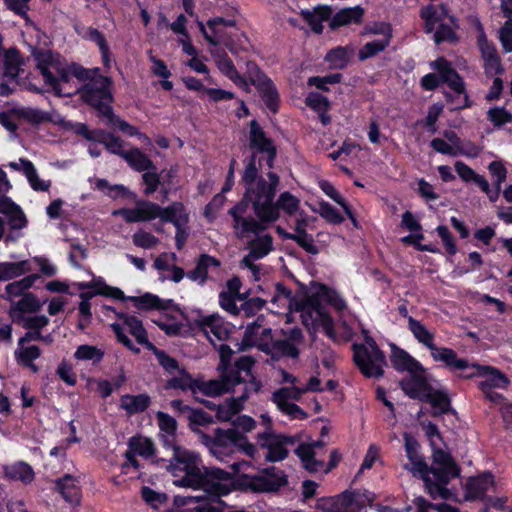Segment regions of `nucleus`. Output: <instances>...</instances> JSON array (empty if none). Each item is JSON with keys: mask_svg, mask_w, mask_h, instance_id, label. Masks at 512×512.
Masks as SVG:
<instances>
[{"mask_svg": "<svg viewBox=\"0 0 512 512\" xmlns=\"http://www.w3.org/2000/svg\"><path fill=\"white\" fill-rule=\"evenodd\" d=\"M34 57L45 85L56 96H71L79 91L87 104L112 120V82L109 77L101 75L98 68L75 67L71 71L58 54L50 51L38 52Z\"/></svg>", "mask_w": 512, "mask_h": 512, "instance_id": "obj_1", "label": "nucleus"}, {"mask_svg": "<svg viewBox=\"0 0 512 512\" xmlns=\"http://www.w3.org/2000/svg\"><path fill=\"white\" fill-rule=\"evenodd\" d=\"M167 470L175 486L193 490L228 473L220 468L205 467L199 453L181 446H172Z\"/></svg>", "mask_w": 512, "mask_h": 512, "instance_id": "obj_2", "label": "nucleus"}, {"mask_svg": "<svg viewBox=\"0 0 512 512\" xmlns=\"http://www.w3.org/2000/svg\"><path fill=\"white\" fill-rule=\"evenodd\" d=\"M275 193L276 188H273L271 198L267 204L268 209L273 210L275 216H265L259 213H255L259 218V221H257L255 218L248 215V203L245 201H240L237 205L229 210V214L233 218L232 226L238 238L244 239L252 234H259L265 229V222H275L279 219L280 210L290 216L299 212L300 200L296 196L286 191L281 193L277 201L274 202Z\"/></svg>", "mask_w": 512, "mask_h": 512, "instance_id": "obj_3", "label": "nucleus"}, {"mask_svg": "<svg viewBox=\"0 0 512 512\" xmlns=\"http://www.w3.org/2000/svg\"><path fill=\"white\" fill-rule=\"evenodd\" d=\"M114 215L121 216L127 223L149 222L158 218L163 223H172L175 228L187 227L189 222V213L181 202H173L163 208L157 203L139 200L134 208L117 210Z\"/></svg>", "mask_w": 512, "mask_h": 512, "instance_id": "obj_4", "label": "nucleus"}, {"mask_svg": "<svg viewBox=\"0 0 512 512\" xmlns=\"http://www.w3.org/2000/svg\"><path fill=\"white\" fill-rule=\"evenodd\" d=\"M255 160V155H253L250 162L246 165L242 176L246 186L245 196L242 201L252 203L255 213L275 216L273 210L268 209L267 204L271 198L273 188H277L279 185V177L273 172L267 174L268 180L259 177Z\"/></svg>", "mask_w": 512, "mask_h": 512, "instance_id": "obj_5", "label": "nucleus"}, {"mask_svg": "<svg viewBox=\"0 0 512 512\" xmlns=\"http://www.w3.org/2000/svg\"><path fill=\"white\" fill-rule=\"evenodd\" d=\"M232 488L233 478L227 473L198 487L196 490L201 491L200 494L185 496L180 501L186 506V512H224L225 503L221 497L229 494Z\"/></svg>", "mask_w": 512, "mask_h": 512, "instance_id": "obj_6", "label": "nucleus"}, {"mask_svg": "<svg viewBox=\"0 0 512 512\" xmlns=\"http://www.w3.org/2000/svg\"><path fill=\"white\" fill-rule=\"evenodd\" d=\"M365 344H353V359L361 373L366 377L379 378L384 374L386 358L375 340L363 331Z\"/></svg>", "mask_w": 512, "mask_h": 512, "instance_id": "obj_7", "label": "nucleus"}, {"mask_svg": "<svg viewBox=\"0 0 512 512\" xmlns=\"http://www.w3.org/2000/svg\"><path fill=\"white\" fill-rule=\"evenodd\" d=\"M405 443V452L410 464H405L404 468L410 471L414 476H419L424 480L428 493L434 498L447 499L450 495L449 490H444L437 484H432V478L429 477V468L423 457L419 454V443L409 433L403 435Z\"/></svg>", "mask_w": 512, "mask_h": 512, "instance_id": "obj_8", "label": "nucleus"}, {"mask_svg": "<svg viewBox=\"0 0 512 512\" xmlns=\"http://www.w3.org/2000/svg\"><path fill=\"white\" fill-rule=\"evenodd\" d=\"M421 18L425 21V29L427 33H434V41L439 44L444 41H455L454 27L456 26L454 19L448 16V11L445 5L441 4L438 7L428 5L421 9Z\"/></svg>", "mask_w": 512, "mask_h": 512, "instance_id": "obj_9", "label": "nucleus"}, {"mask_svg": "<svg viewBox=\"0 0 512 512\" xmlns=\"http://www.w3.org/2000/svg\"><path fill=\"white\" fill-rule=\"evenodd\" d=\"M323 441H314L311 443H301L295 448L296 455L300 458L305 470L309 472L328 473L335 467L341 459V455L337 450L330 453V462L328 465L324 461Z\"/></svg>", "mask_w": 512, "mask_h": 512, "instance_id": "obj_10", "label": "nucleus"}, {"mask_svg": "<svg viewBox=\"0 0 512 512\" xmlns=\"http://www.w3.org/2000/svg\"><path fill=\"white\" fill-rule=\"evenodd\" d=\"M27 226L23 210L9 198L0 200V240L13 242L22 236L21 230Z\"/></svg>", "mask_w": 512, "mask_h": 512, "instance_id": "obj_11", "label": "nucleus"}, {"mask_svg": "<svg viewBox=\"0 0 512 512\" xmlns=\"http://www.w3.org/2000/svg\"><path fill=\"white\" fill-rule=\"evenodd\" d=\"M373 500L374 495L369 491H345L337 497L319 499L317 512H350L354 505H365Z\"/></svg>", "mask_w": 512, "mask_h": 512, "instance_id": "obj_12", "label": "nucleus"}, {"mask_svg": "<svg viewBox=\"0 0 512 512\" xmlns=\"http://www.w3.org/2000/svg\"><path fill=\"white\" fill-rule=\"evenodd\" d=\"M258 444L267 449L266 460L277 462L285 459L288 455V448L298 443L296 436L276 434L272 430L264 431L257 435Z\"/></svg>", "mask_w": 512, "mask_h": 512, "instance_id": "obj_13", "label": "nucleus"}, {"mask_svg": "<svg viewBox=\"0 0 512 512\" xmlns=\"http://www.w3.org/2000/svg\"><path fill=\"white\" fill-rule=\"evenodd\" d=\"M270 399L282 414L291 419L301 420L307 417V413L294 403L301 399L297 386L281 387L272 393Z\"/></svg>", "mask_w": 512, "mask_h": 512, "instance_id": "obj_14", "label": "nucleus"}, {"mask_svg": "<svg viewBox=\"0 0 512 512\" xmlns=\"http://www.w3.org/2000/svg\"><path fill=\"white\" fill-rule=\"evenodd\" d=\"M301 318L309 330H322L329 338H336L333 320L321 305L312 302L306 304L302 309Z\"/></svg>", "mask_w": 512, "mask_h": 512, "instance_id": "obj_15", "label": "nucleus"}, {"mask_svg": "<svg viewBox=\"0 0 512 512\" xmlns=\"http://www.w3.org/2000/svg\"><path fill=\"white\" fill-rule=\"evenodd\" d=\"M434 466L429 469V475L432 474V484H437L444 490L445 486L452 479L459 475V469L452 458L442 450H437L433 454Z\"/></svg>", "mask_w": 512, "mask_h": 512, "instance_id": "obj_16", "label": "nucleus"}, {"mask_svg": "<svg viewBox=\"0 0 512 512\" xmlns=\"http://www.w3.org/2000/svg\"><path fill=\"white\" fill-rule=\"evenodd\" d=\"M198 326L214 346L216 342L225 341L231 332L230 324L218 314L200 318Z\"/></svg>", "mask_w": 512, "mask_h": 512, "instance_id": "obj_17", "label": "nucleus"}, {"mask_svg": "<svg viewBox=\"0 0 512 512\" xmlns=\"http://www.w3.org/2000/svg\"><path fill=\"white\" fill-rule=\"evenodd\" d=\"M272 248L273 239L268 234L259 236L255 240L250 242V251L242 259L241 264L252 272L255 280L258 279L259 267L255 265L254 262L268 255Z\"/></svg>", "mask_w": 512, "mask_h": 512, "instance_id": "obj_18", "label": "nucleus"}, {"mask_svg": "<svg viewBox=\"0 0 512 512\" xmlns=\"http://www.w3.org/2000/svg\"><path fill=\"white\" fill-rule=\"evenodd\" d=\"M470 370L471 371L463 374V376L467 378L475 375L485 376V379L478 383V386L482 391L493 388H505L509 383L508 378L504 374L493 368L481 367L479 365L472 364Z\"/></svg>", "mask_w": 512, "mask_h": 512, "instance_id": "obj_19", "label": "nucleus"}, {"mask_svg": "<svg viewBox=\"0 0 512 512\" xmlns=\"http://www.w3.org/2000/svg\"><path fill=\"white\" fill-rule=\"evenodd\" d=\"M250 66V64H248ZM251 70H255L254 74H251L252 84L255 85L259 91L266 106L273 112L276 111L278 94L272 81L263 73H261L256 65L251 64Z\"/></svg>", "mask_w": 512, "mask_h": 512, "instance_id": "obj_20", "label": "nucleus"}, {"mask_svg": "<svg viewBox=\"0 0 512 512\" xmlns=\"http://www.w3.org/2000/svg\"><path fill=\"white\" fill-rule=\"evenodd\" d=\"M478 46L482 54L486 73L491 75L501 73L503 69L495 45L487 40V37L480 24Z\"/></svg>", "mask_w": 512, "mask_h": 512, "instance_id": "obj_21", "label": "nucleus"}, {"mask_svg": "<svg viewBox=\"0 0 512 512\" xmlns=\"http://www.w3.org/2000/svg\"><path fill=\"white\" fill-rule=\"evenodd\" d=\"M430 67L439 72L441 82L447 83L455 93L460 95L465 92L462 78L445 58L436 59L430 63Z\"/></svg>", "mask_w": 512, "mask_h": 512, "instance_id": "obj_22", "label": "nucleus"}, {"mask_svg": "<svg viewBox=\"0 0 512 512\" xmlns=\"http://www.w3.org/2000/svg\"><path fill=\"white\" fill-rule=\"evenodd\" d=\"M494 486V478L490 473L470 477L465 484L464 498L467 501L483 499L486 493Z\"/></svg>", "mask_w": 512, "mask_h": 512, "instance_id": "obj_23", "label": "nucleus"}, {"mask_svg": "<svg viewBox=\"0 0 512 512\" xmlns=\"http://www.w3.org/2000/svg\"><path fill=\"white\" fill-rule=\"evenodd\" d=\"M236 429L215 430V444L213 446V455L222 462H226V458L234 453V442L237 437Z\"/></svg>", "mask_w": 512, "mask_h": 512, "instance_id": "obj_24", "label": "nucleus"}, {"mask_svg": "<svg viewBox=\"0 0 512 512\" xmlns=\"http://www.w3.org/2000/svg\"><path fill=\"white\" fill-rule=\"evenodd\" d=\"M250 144L256 151L266 153L267 165L271 168L276 155V149L271 140L266 138L256 121H252L250 124Z\"/></svg>", "mask_w": 512, "mask_h": 512, "instance_id": "obj_25", "label": "nucleus"}, {"mask_svg": "<svg viewBox=\"0 0 512 512\" xmlns=\"http://www.w3.org/2000/svg\"><path fill=\"white\" fill-rule=\"evenodd\" d=\"M390 361L393 367L399 372L406 371L410 374L423 372V367L419 361L394 344L391 345Z\"/></svg>", "mask_w": 512, "mask_h": 512, "instance_id": "obj_26", "label": "nucleus"}, {"mask_svg": "<svg viewBox=\"0 0 512 512\" xmlns=\"http://www.w3.org/2000/svg\"><path fill=\"white\" fill-rule=\"evenodd\" d=\"M430 386L431 385L427 382L422 372L411 374V377L400 381V387L404 393L408 397L412 399H418L420 401H423L425 395L429 391Z\"/></svg>", "mask_w": 512, "mask_h": 512, "instance_id": "obj_27", "label": "nucleus"}, {"mask_svg": "<svg viewBox=\"0 0 512 512\" xmlns=\"http://www.w3.org/2000/svg\"><path fill=\"white\" fill-rule=\"evenodd\" d=\"M431 356L436 362H443L452 370L466 371L471 366L467 360L457 357L454 350L446 347H437L436 345L430 350Z\"/></svg>", "mask_w": 512, "mask_h": 512, "instance_id": "obj_28", "label": "nucleus"}, {"mask_svg": "<svg viewBox=\"0 0 512 512\" xmlns=\"http://www.w3.org/2000/svg\"><path fill=\"white\" fill-rule=\"evenodd\" d=\"M287 483L285 474L274 467L265 470V475L253 477V486L258 491H275Z\"/></svg>", "mask_w": 512, "mask_h": 512, "instance_id": "obj_29", "label": "nucleus"}, {"mask_svg": "<svg viewBox=\"0 0 512 512\" xmlns=\"http://www.w3.org/2000/svg\"><path fill=\"white\" fill-rule=\"evenodd\" d=\"M231 379L233 386L230 391L237 395V398L234 399L238 400L242 406L251 395L256 394L261 388V383L254 378L244 379L241 376L231 374Z\"/></svg>", "mask_w": 512, "mask_h": 512, "instance_id": "obj_30", "label": "nucleus"}, {"mask_svg": "<svg viewBox=\"0 0 512 512\" xmlns=\"http://www.w3.org/2000/svg\"><path fill=\"white\" fill-rule=\"evenodd\" d=\"M41 307L42 303L39 299L34 294L28 292L11 305L9 314L16 320H22V318H24L23 314L35 313L39 311Z\"/></svg>", "mask_w": 512, "mask_h": 512, "instance_id": "obj_31", "label": "nucleus"}, {"mask_svg": "<svg viewBox=\"0 0 512 512\" xmlns=\"http://www.w3.org/2000/svg\"><path fill=\"white\" fill-rule=\"evenodd\" d=\"M219 266L220 261L218 259L208 254H202L198 258L195 268L187 273V277L191 281L203 285L208 278L209 269L212 267L218 268Z\"/></svg>", "mask_w": 512, "mask_h": 512, "instance_id": "obj_32", "label": "nucleus"}, {"mask_svg": "<svg viewBox=\"0 0 512 512\" xmlns=\"http://www.w3.org/2000/svg\"><path fill=\"white\" fill-rule=\"evenodd\" d=\"M88 140L103 144L106 149L116 155H120L126 151H123V143L121 139L111 133H107L101 130L87 131L84 134Z\"/></svg>", "mask_w": 512, "mask_h": 512, "instance_id": "obj_33", "label": "nucleus"}, {"mask_svg": "<svg viewBox=\"0 0 512 512\" xmlns=\"http://www.w3.org/2000/svg\"><path fill=\"white\" fill-rule=\"evenodd\" d=\"M38 278L39 276L37 274H31L20 280L7 284L3 297L13 305L17 302V298H21L24 294L28 293V290L33 286Z\"/></svg>", "mask_w": 512, "mask_h": 512, "instance_id": "obj_34", "label": "nucleus"}, {"mask_svg": "<svg viewBox=\"0 0 512 512\" xmlns=\"http://www.w3.org/2000/svg\"><path fill=\"white\" fill-rule=\"evenodd\" d=\"M231 374L223 376L221 379L209 381H196V393L201 392L207 396H216L230 391L232 388Z\"/></svg>", "mask_w": 512, "mask_h": 512, "instance_id": "obj_35", "label": "nucleus"}, {"mask_svg": "<svg viewBox=\"0 0 512 512\" xmlns=\"http://www.w3.org/2000/svg\"><path fill=\"white\" fill-rule=\"evenodd\" d=\"M121 319L137 343L145 346L148 350H155V346L149 341L147 332L139 318L125 314L121 316Z\"/></svg>", "mask_w": 512, "mask_h": 512, "instance_id": "obj_36", "label": "nucleus"}, {"mask_svg": "<svg viewBox=\"0 0 512 512\" xmlns=\"http://www.w3.org/2000/svg\"><path fill=\"white\" fill-rule=\"evenodd\" d=\"M263 319L258 318L255 322L247 325L243 344L246 346H261L263 341L270 337L271 329L264 328L260 321Z\"/></svg>", "mask_w": 512, "mask_h": 512, "instance_id": "obj_37", "label": "nucleus"}, {"mask_svg": "<svg viewBox=\"0 0 512 512\" xmlns=\"http://www.w3.org/2000/svg\"><path fill=\"white\" fill-rule=\"evenodd\" d=\"M34 270L29 260L0 263V281H8Z\"/></svg>", "mask_w": 512, "mask_h": 512, "instance_id": "obj_38", "label": "nucleus"}, {"mask_svg": "<svg viewBox=\"0 0 512 512\" xmlns=\"http://www.w3.org/2000/svg\"><path fill=\"white\" fill-rule=\"evenodd\" d=\"M57 487L63 498L71 503L77 504L80 501V487L76 478L71 475H65L56 482Z\"/></svg>", "mask_w": 512, "mask_h": 512, "instance_id": "obj_39", "label": "nucleus"}, {"mask_svg": "<svg viewBox=\"0 0 512 512\" xmlns=\"http://www.w3.org/2000/svg\"><path fill=\"white\" fill-rule=\"evenodd\" d=\"M364 14L360 6L348 7L339 10L331 19V27L336 28L353 23H360Z\"/></svg>", "mask_w": 512, "mask_h": 512, "instance_id": "obj_40", "label": "nucleus"}, {"mask_svg": "<svg viewBox=\"0 0 512 512\" xmlns=\"http://www.w3.org/2000/svg\"><path fill=\"white\" fill-rule=\"evenodd\" d=\"M41 355V351L36 345H26L18 343L15 350V357L18 363L30 368L33 372L38 371V367L33 363Z\"/></svg>", "mask_w": 512, "mask_h": 512, "instance_id": "obj_41", "label": "nucleus"}, {"mask_svg": "<svg viewBox=\"0 0 512 512\" xmlns=\"http://www.w3.org/2000/svg\"><path fill=\"white\" fill-rule=\"evenodd\" d=\"M122 158H124L129 166L136 171L141 172L154 169L153 162L138 148H133L129 151H126L122 154Z\"/></svg>", "mask_w": 512, "mask_h": 512, "instance_id": "obj_42", "label": "nucleus"}, {"mask_svg": "<svg viewBox=\"0 0 512 512\" xmlns=\"http://www.w3.org/2000/svg\"><path fill=\"white\" fill-rule=\"evenodd\" d=\"M408 328L417 341L429 350H431L434 344V334L430 332L420 321L413 317H408Z\"/></svg>", "mask_w": 512, "mask_h": 512, "instance_id": "obj_43", "label": "nucleus"}, {"mask_svg": "<svg viewBox=\"0 0 512 512\" xmlns=\"http://www.w3.org/2000/svg\"><path fill=\"white\" fill-rule=\"evenodd\" d=\"M156 418L160 428L161 436L163 437L165 445L175 446L173 444V437L177 429L176 420L164 412H157Z\"/></svg>", "mask_w": 512, "mask_h": 512, "instance_id": "obj_44", "label": "nucleus"}, {"mask_svg": "<svg viewBox=\"0 0 512 512\" xmlns=\"http://www.w3.org/2000/svg\"><path fill=\"white\" fill-rule=\"evenodd\" d=\"M150 404L149 396L145 394L124 395L121 397L120 406L130 414L144 411Z\"/></svg>", "mask_w": 512, "mask_h": 512, "instance_id": "obj_45", "label": "nucleus"}, {"mask_svg": "<svg viewBox=\"0 0 512 512\" xmlns=\"http://www.w3.org/2000/svg\"><path fill=\"white\" fill-rule=\"evenodd\" d=\"M216 65L218 69L236 85L240 87L247 86L246 80L238 74L232 60L226 54L218 56L216 59Z\"/></svg>", "mask_w": 512, "mask_h": 512, "instance_id": "obj_46", "label": "nucleus"}, {"mask_svg": "<svg viewBox=\"0 0 512 512\" xmlns=\"http://www.w3.org/2000/svg\"><path fill=\"white\" fill-rule=\"evenodd\" d=\"M423 401L430 403L437 414L446 413L450 407V401L447 394L443 390H436L432 388V386H430Z\"/></svg>", "mask_w": 512, "mask_h": 512, "instance_id": "obj_47", "label": "nucleus"}, {"mask_svg": "<svg viewBox=\"0 0 512 512\" xmlns=\"http://www.w3.org/2000/svg\"><path fill=\"white\" fill-rule=\"evenodd\" d=\"M222 22L221 17H216L207 21L208 28L212 31V36L217 40L216 45L224 44L232 53H237L236 48L232 42L231 37L226 33L225 28L219 26Z\"/></svg>", "mask_w": 512, "mask_h": 512, "instance_id": "obj_48", "label": "nucleus"}, {"mask_svg": "<svg viewBox=\"0 0 512 512\" xmlns=\"http://www.w3.org/2000/svg\"><path fill=\"white\" fill-rule=\"evenodd\" d=\"M77 286L80 290L98 287V290L95 292V294L110 296L120 300L124 299V293L122 290L119 288L107 286L101 278L91 282H80L77 284Z\"/></svg>", "mask_w": 512, "mask_h": 512, "instance_id": "obj_49", "label": "nucleus"}, {"mask_svg": "<svg viewBox=\"0 0 512 512\" xmlns=\"http://www.w3.org/2000/svg\"><path fill=\"white\" fill-rule=\"evenodd\" d=\"M6 475L13 480L29 483L34 479V472L30 465L18 462L5 468Z\"/></svg>", "mask_w": 512, "mask_h": 512, "instance_id": "obj_50", "label": "nucleus"}, {"mask_svg": "<svg viewBox=\"0 0 512 512\" xmlns=\"http://www.w3.org/2000/svg\"><path fill=\"white\" fill-rule=\"evenodd\" d=\"M352 53V49L349 47H337L330 50L325 60L329 63V65L336 69H342L347 66L349 62L350 55Z\"/></svg>", "mask_w": 512, "mask_h": 512, "instance_id": "obj_51", "label": "nucleus"}, {"mask_svg": "<svg viewBox=\"0 0 512 512\" xmlns=\"http://www.w3.org/2000/svg\"><path fill=\"white\" fill-rule=\"evenodd\" d=\"M391 41L372 38L368 40L359 50L358 57L361 61L372 58L384 51Z\"/></svg>", "mask_w": 512, "mask_h": 512, "instance_id": "obj_52", "label": "nucleus"}, {"mask_svg": "<svg viewBox=\"0 0 512 512\" xmlns=\"http://www.w3.org/2000/svg\"><path fill=\"white\" fill-rule=\"evenodd\" d=\"M104 351L96 346L92 345H80L75 353L74 357L79 361H91L93 364H97L102 361L104 357Z\"/></svg>", "mask_w": 512, "mask_h": 512, "instance_id": "obj_53", "label": "nucleus"}, {"mask_svg": "<svg viewBox=\"0 0 512 512\" xmlns=\"http://www.w3.org/2000/svg\"><path fill=\"white\" fill-rule=\"evenodd\" d=\"M178 375L172 377L167 382L168 388L180 389V390H191L192 393H196V381L194 380L189 373H187L184 369H180L178 371Z\"/></svg>", "mask_w": 512, "mask_h": 512, "instance_id": "obj_54", "label": "nucleus"}, {"mask_svg": "<svg viewBox=\"0 0 512 512\" xmlns=\"http://www.w3.org/2000/svg\"><path fill=\"white\" fill-rule=\"evenodd\" d=\"M363 36L372 37L381 40L391 41L392 39V28L390 24L385 22H376L368 25L362 32Z\"/></svg>", "mask_w": 512, "mask_h": 512, "instance_id": "obj_55", "label": "nucleus"}, {"mask_svg": "<svg viewBox=\"0 0 512 512\" xmlns=\"http://www.w3.org/2000/svg\"><path fill=\"white\" fill-rule=\"evenodd\" d=\"M22 60L19 53L9 50L4 56V74L10 78H16L21 71Z\"/></svg>", "mask_w": 512, "mask_h": 512, "instance_id": "obj_56", "label": "nucleus"}, {"mask_svg": "<svg viewBox=\"0 0 512 512\" xmlns=\"http://www.w3.org/2000/svg\"><path fill=\"white\" fill-rule=\"evenodd\" d=\"M241 409V403L233 398L216 406V417L220 421H230Z\"/></svg>", "mask_w": 512, "mask_h": 512, "instance_id": "obj_57", "label": "nucleus"}, {"mask_svg": "<svg viewBox=\"0 0 512 512\" xmlns=\"http://www.w3.org/2000/svg\"><path fill=\"white\" fill-rule=\"evenodd\" d=\"M284 239L295 241L307 253L315 255L319 252L317 246L314 244L313 236L308 234L306 231L293 234H284Z\"/></svg>", "mask_w": 512, "mask_h": 512, "instance_id": "obj_58", "label": "nucleus"}, {"mask_svg": "<svg viewBox=\"0 0 512 512\" xmlns=\"http://www.w3.org/2000/svg\"><path fill=\"white\" fill-rule=\"evenodd\" d=\"M25 166V176L31 188L35 191H47L51 186V182L39 178L38 172L33 163H26Z\"/></svg>", "mask_w": 512, "mask_h": 512, "instance_id": "obj_59", "label": "nucleus"}, {"mask_svg": "<svg viewBox=\"0 0 512 512\" xmlns=\"http://www.w3.org/2000/svg\"><path fill=\"white\" fill-rule=\"evenodd\" d=\"M129 450L137 455L147 458L153 455L154 446L151 440L147 438L132 437L129 440Z\"/></svg>", "mask_w": 512, "mask_h": 512, "instance_id": "obj_60", "label": "nucleus"}, {"mask_svg": "<svg viewBox=\"0 0 512 512\" xmlns=\"http://www.w3.org/2000/svg\"><path fill=\"white\" fill-rule=\"evenodd\" d=\"M487 118L495 127H500L512 122V113L504 107L495 106L488 110Z\"/></svg>", "mask_w": 512, "mask_h": 512, "instance_id": "obj_61", "label": "nucleus"}, {"mask_svg": "<svg viewBox=\"0 0 512 512\" xmlns=\"http://www.w3.org/2000/svg\"><path fill=\"white\" fill-rule=\"evenodd\" d=\"M129 299L138 309L148 310L154 308H163L162 300L158 296L150 293H146L142 296L129 297Z\"/></svg>", "mask_w": 512, "mask_h": 512, "instance_id": "obj_62", "label": "nucleus"}, {"mask_svg": "<svg viewBox=\"0 0 512 512\" xmlns=\"http://www.w3.org/2000/svg\"><path fill=\"white\" fill-rule=\"evenodd\" d=\"M76 31L79 35H81L84 39L90 40L97 44L100 51L105 53L106 46L108 45L104 35L97 29L92 27H82L81 29H77Z\"/></svg>", "mask_w": 512, "mask_h": 512, "instance_id": "obj_63", "label": "nucleus"}, {"mask_svg": "<svg viewBox=\"0 0 512 512\" xmlns=\"http://www.w3.org/2000/svg\"><path fill=\"white\" fill-rule=\"evenodd\" d=\"M499 41L506 53L512 52V18L508 20L499 30Z\"/></svg>", "mask_w": 512, "mask_h": 512, "instance_id": "obj_64", "label": "nucleus"}]
</instances>
